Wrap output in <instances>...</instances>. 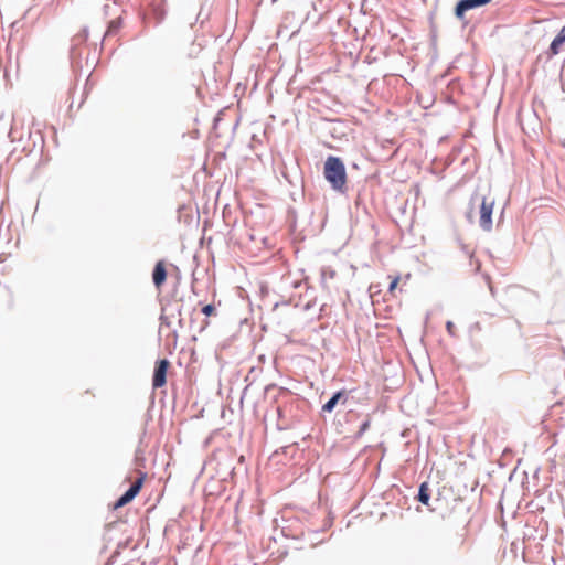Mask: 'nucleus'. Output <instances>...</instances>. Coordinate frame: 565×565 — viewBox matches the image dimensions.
<instances>
[{
	"label": "nucleus",
	"instance_id": "1a4fd4ad",
	"mask_svg": "<svg viewBox=\"0 0 565 565\" xmlns=\"http://www.w3.org/2000/svg\"><path fill=\"white\" fill-rule=\"evenodd\" d=\"M429 488H428V484L426 482L422 483L420 487H419V491H418V500L427 505L428 502H429Z\"/></svg>",
	"mask_w": 565,
	"mask_h": 565
},
{
	"label": "nucleus",
	"instance_id": "6e6552de",
	"mask_svg": "<svg viewBox=\"0 0 565 565\" xmlns=\"http://www.w3.org/2000/svg\"><path fill=\"white\" fill-rule=\"evenodd\" d=\"M344 396V392L340 391L338 393H335L323 406H322V411L323 412H332L333 408L335 407L337 403Z\"/></svg>",
	"mask_w": 565,
	"mask_h": 565
},
{
	"label": "nucleus",
	"instance_id": "423d86ee",
	"mask_svg": "<svg viewBox=\"0 0 565 565\" xmlns=\"http://www.w3.org/2000/svg\"><path fill=\"white\" fill-rule=\"evenodd\" d=\"M152 280L157 290H161L167 280V268L164 260H158L152 271Z\"/></svg>",
	"mask_w": 565,
	"mask_h": 565
},
{
	"label": "nucleus",
	"instance_id": "f03ea898",
	"mask_svg": "<svg viewBox=\"0 0 565 565\" xmlns=\"http://www.w3.org/2000/svg\"><path fill=\"white\" fill-rule=\"evenodd\" d=\"M146 478L147 473L139 471V477L131 484V487L115 502L113 508L117 510L131 502L140 492Z\"/></svg>",
	"mask_w": 565,
	"mask_h": 565
},
{
	"label": "nucleus",
	"instance_id": "f8f14e48",
	"mask_svg": "<svg viewBox=\"0 0 565 565\" xmlns=\"http://www.w3.org/2000/svg\"><path fill=\"white\" fill-rule=\"evenodd\" d=\"M215 311V308L213 305H206L202 308V312L205 315V316H211L212 313H214Z\"/></svg>",
	"mask_w": 565,
	"mask_h": 565
},
{
	"label": "nucleus",
	"instance_id": "20e7f679",
	"mask_svg": "<svg viewBox=\"0 0 565 565\" xmlns=\"http://www.w3.org/2000/svg\"><path fill=\"white\" fill-rule=\"evenodd\" d=\"M170 363L167 359L159 360L156 363L154 372H153V379H152V385L154 388H160L166 385L167 383V371Z\"/></svg>",
	"mask_w": 565,
	"mask_h": 565
},
{
	"label": "nucleus",
	"instance_id": "7ed1b4c3",
	"mask_svg": "<svg viewBox=\"0 0 565 565\" xmlns=\"http://www.w3.org/2000/svg\"><path fill=\"white\" fill-rule=\"evenodd\" d=\"M494 201L490 198H483L480 205V226L484 231H490L492 228V211H493Z\"/></svg>",
	"mask_w": 565,
	"mask_h": 565
},
{
	"label": "nucleus",
	"instance_id": "f257e3e1",
	"mask_svg": "<svg viewBox=\"0 0 565 565\" xmlns=\"http://www.w3.org/2000/svg\"><path fill=\"white\" fill-rule=\"evenodd\" d=\"M323 175L335 191H342L347 183V172L342 160L330 156L323 167Z\"/></svg>",
	"mask_w": 565,
	"mask_h": 565
},
{
	"label": "nucleus",
	"instance_id": "4468645a",
	"mask_svg": "<svg viewBox=\"0 0 565 565\" xmlns=\"http://www.w3.org/2000/svg\"><path fill=\"white\" fill-rule=\"evenodd\" d=\"M369 427H370V420L367 419V420H365V422L361 425L360 430H359V434H360V435H362L364 431H366V430H367V428H369Z\"/></svg>",
	"mask_w": 565,
	"mask_h": 565
},
{
	"label": "nucleus",
	"instance_id": "39448f33",
	"mask_svg": "<svg viewBox=\"0 0 565 565\" xmlns=\"http://www.w3.org/2000/svg\"><path fill=\"white\" fill-rule=\"evenodd\" d=\"M492 0H461L457 3L455 13L457 18L462 19L466 11L488 4Z\"/></svg>",
	"mask_w": 565,
	"mask_h": 565
},
{
	"label": "nucleus",
	"instance_id": "ddd939ff",
	"mask_svg": "<svg viewBox=\"0 0 565 565\" xmlns=\"http://www.w3.org/2000/svg\"><path fill=\"white\" fill-rule=\"evenodd\" d=\"M446 328H447V331H448L449 334H451V335L455 334V324H454V322L448 321L446 323Z\"/></svg>",
	"mask_w": 565,
	"mask_h": 565
},
{
	"label": "nucleus",
	"instance_id": "9d476101",
	"mask_svg": "<svg viewBox=\"0 0 565 565\" xmlns=\"http://www.w3.org/2000/svg\"><path fill=\"white\" fill-rule=\"evenodd\" d=\"M86 41H87V32L85 30L77 33L76 35H74L72 39V42H73L72 52L75 51L76 46L85 43Z\"/></svg>",
	"mask_w": 565,
	"mask_h": 565
},
{
	"label": "nucleus",
	"instance_id": "9b49d317",
	"mask_svg": "<svg viewBox=\"0 0 565 565\" xmlns=\"http://www.w3.org/2000/svg\"><path fill=\"white\" fill-rule=\"evenodd\" d=\"M401 280V277L399 276H395V277H391V282H390V286H388V292L390 294H394L395 289L397 288V285Z\"/></svg>",
	"mask_w": 565,
	"mask_h": 565
},
{
	"label": "nucleus",
	"instance_id": "0eeeda50",
	"mask_svg": "<svg viewBox=\"0 0 565 565\" xmlns=\"http://www.w3.org/2000/svg\"><path fill=\"white\" fill-rule=\"evenodd\" d=\"M565 43V26L562 28L556 38L552 41L550 45V51L552 55H557L562 45Z\"/></svg>",
	"mask_w": 565,
	"mask_h": 565
}]
</instances>
